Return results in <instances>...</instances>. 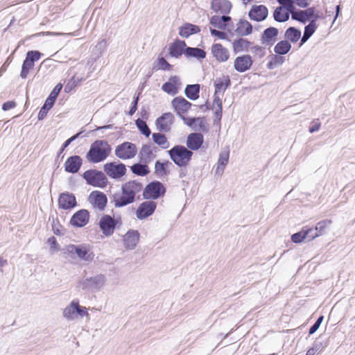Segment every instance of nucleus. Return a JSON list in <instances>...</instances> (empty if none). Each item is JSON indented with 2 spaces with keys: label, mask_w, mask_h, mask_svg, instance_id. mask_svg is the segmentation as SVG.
Returning <instances> with one entry per match:
<instances>
[{
  "label": "nucleus",
  "mask_w": 355,
  "mask_h": 355,
  "mask_svg": "<svg viewBox=\"0 0 355 355\" xmlns=\"http://www.w3.org/2000/svg\"><path fill=\"white\" fill-rule=\"evenodd\" d=\"M143 184L136 180L129 181L121 186V193L112 196V202L115 207H123L135 201L136 195L141 191Z\"/></svg>",
  "instance_id": "nucleus-1"
},
{
  "label": "nucleus",
  "mask_w": 355,
  "mask_h": 355,
  "mask_svg": "<svg viewBox=\"0 0 355 355\" xmlns=\"http://www.w3.org/2000/svg\"><path fill=\"white\" fill-rule=\"evenodd\" d=\"M110 150L111 148L107 141L96 140L92 144L86 158L91 163H98L108 157Z\"/></svg>",
  "instance_id": "nucleus-2"
},
{
  "label": "nucleus",
  "mask_w": 355,
  "mask_h": 355,
  "mask_svg": "<svg viewBox=\"0 0 355 355\" xmlns=\"http://www.w3.org/2000/svg\"><path fill=\"white\" fill-rule=\"evenodd\" d=\"M171 160L178 166H186L193 155V152L184 146L176 145L168 151Z\"/></svg>",
  "instance_id": "nucleus-3"
},
{
  "label": "nucleus",
  "mask_w": 355,
  "mask_h": 355,
  "mask_svg": "<svg viewBox=\"0 0 355 355\" xmlns=\"http://www.w3.org/2000/svg\"><path fill=\"white\" fill-rule=\"evenodd\" d=\"M67 251L69 253H75L80 260L85 262H92L94 258V252L87 244L69 245Z\"/></svg>",
  "instance_id": "nucleus-4"
},
{
  "label": "nucleus",
  "mask_w": 355,
  "mask_h": 355,
  "mask_svg": "<svg viewBox=\"0 0 355 355\" xmlns=\"http://www.w3.org/2000/svg\"><path fill=\"white\" fill-rule=\"evenodd\" d=\"M83 178L89 184L103 188L107 185V179L105 175L96 170H88L83 173Z\"/></svg>",
  "instance_id": "nucleus-5"
},
{
  "label": "nucleus",
  "mask_w": 355,
  "mask_h": 355,
  "mask_svg": "<svg viewBox=\"0 0 355 355\" xmlns=\"http://www.w3.org/2000/svg\"><path fill=\"white\" fill-rule=\"evenodd\" d=\"M166 189L164 185L158 182L155 181L148 184L144 190L143 196L144 199H157L164 196Z\"/></svg>",
  "instance_id": "nucleus-6"
},
{
  "label": "nucleus",
  "mask_w": 355,
  "mask_h": 355,
  "mask_svg": "<svg viewBox=\"0 0 355 355\" xmlns=\"http://www.w3.org/2000/svg\"><path fill=\"white\" fill-rule=\"evenodd\" d=\"M137 153V148L135 144L131 142H123L117 146L115 149V155L121 159L133 158Z\"/></svg>",
  "instance_id": "nucleus-7"
},
{
  "label": "nucleus",
  "mask_w": 355,
  "mask_h": 355,
  "mask_svg": "<svg viewBox=\"0 0 355 355\" xmlns=\"http://www.w3.org/2000/svg\"><path fill=\"white\" fill-rule=\"evenodd\" d=\"M105 173L110 178L120 179L126 173V167L122 163L110 162L104 165Z\"/></svg>",
  "instance_id": "nucleus-8"
},
{
  "label": "nucleus",
  "mask_w": 355,
  "mask_h": 355,
  "mask_svg": "<svg viewBox=\"0 0 355 355\" xmlns=\"http://www.w3.org/2000/svg\"><path fill=\"white\" fill-rule=\"evenodd\" d=\"M291 18L302 24H306V21H311L312 19H319L320 16L318 13H315L314 8H309L306 10H295V9L291 12Z\"/></svg>",
  "instance_id": "nucleus-9"
},
{
  "label": "nucleus",
  "mask_w": 355,
  "mask_h": 355,
  "mask_svg": "<svg viewBox=\"0 0 355 355\" xmlns=\"http://www.w3.org/2000/svg\"><path fill=\"white\" fill-rule=\"evenodd\" d=\"M106 277L103 275L89 277L80 282L83 289L100 290L105 284Z\"/></svg>",
  "instance_id": "nucleus-10"
},
{
  "label": "nucleus",
  "mask_w": 355,
  "mask_h": 355,
  "mask_svg": "<svg viewBox=\"0 0 355 355\" xmlns=\"http://www.w3.org/2000/svg\"><path fill=\"white\" fill-rule=\"evenodd\" d=\"M157 203L152 200H146L140 204L136 211V216L139 220H143L151 216L155 211Z\"/></svg>",
  "instance_id": "nucleus-11"
},
{
  "label": "nucleus",
  "mask_w": 355,
  "mask_h": 355,
  "mask_svg": "<svg viewBox=\"0 0 355 355\" xmlns=\"http://www.w3.org/2000/svg\"><path fill=\"white\" fill-rule=\"evenodd\" d=\"M88 200L94 208L100 211L104 210L107 202L106 195L98 191H92L89 196Z\"/></svg>",
  "instance_id": "nucleus-12"
},
{
  "label": "nucleus",
  "mask_w": 355,
  "mask_h": 355,
  "mask_svg": "<svg viewBox=\"0 0 355 355\" xmlns=\"http://www.w3.org/2000/svg\"><path fill=\"white\" fill-rule=\"evenodd\" d=\"M99 227L104 235L111 236L116 227V221L109 215H103L99 220Z\"/></svg>",
  "instance_id": "nucleus-13"
},
{
  "label": "nucleus",
  "mask_w": 355,
  "mask_h": 355,
  "mask_svg": "<svg viewBox=\"0 0 355 355\" xmlns=\"http://www.w3.org/2000/svg\"><path fill=\"white\" fill-rule=\"evenodd\" d=\"M173 121L174 116L171 113H164L157 119L155 121L157 129L159 131L167 132L171 130Z\"/></svg>",
  "instance_id": "nucleus-14"
},
{
  "label": "nucleus",
  "mask_w": 355,
  "mask_h": 355,
  "mask_svg": "<svg viewBox=\"0 0 355 355\" xmlns=\"http://www.w3.org/2000/svg\"><path fill=\"white\" fill-rule=\"evenodd\" d=\"M211 53L214 58L220 62H225L230 58L228 49L220 44H214L211 48Z\"/></svg>",
  "instance_id": "nucleus-15"
},
{
  "label": "nucleus",
  "mask_w": 355,
  "mask_h": 355,
  "mask_svg": "<svg viewBox=\"0 0 355 355\" xmlns=\"http://www.w3.org/2000/svg\"><path fill=\"white\" fill-rule=\"evenodd\" d=\"M89 214L86 209H81L76 212L71 218V225L77 227H82L89 222Z\"/></svg>",
  "instance_id": "nucleus-16"
},
{
  "label": "nucleus",
  "mask_w": 355,
  "mask_h": 355,
  "mask_svg": "<svg viewBox=\"0 0 355 355\" xmlns=\"http://www.w3.org/2000/svg\"><path fill=\"white\" fill-rule=\"evenodd\" d=\"M268 14V8L263 5H259L253 6L249 11L248 16L252 20L261 21L266 19Z\"/></svg>",
  "instance_id": "nucleus-17"
},
{
  "label": "nucleus",
  "mask_w": 355,
  "mask_h": 355,
  "mask_svg": "<svg viewBox=\"0 0 355 355\" xmlns=\"http://www.w3.org/2000/svg\"><path fill=\"white\" fill-rule=\"evenodd\" d=\"M171 104L178 116L183 115L191 106L190 102L181 96L175 98L172 101Z\"/></svg>",
  "instance_id": "nucleus-18"
},
{
  "label": "nucleus",
  "mask_w": 355,
  "mask_h": 355,
  "mask_svg": "<svg viewBox=\"0 0 355 355\" xmlns=\"http://www.w3.org/2000/svg\"><path fill=\"white\" fill-rule=\"evenodd\" d=\"M252 64V60L249 55H243L237 57L234 60V67L239 72H245L248 70Z\"/></svg>",
  "instance_id": "nucleus-19"
},
{
  "label": "nucleus",
  "mask_w": 355,
  "mask_h": 355,
  "mask_svg": "<svg viewBox=\"0 0 355 355\" xmlns=\"http://www.w3.org/2000/svg\"><path fill=\"white\" fill-rule=\"evenodd\" d=\"M279 31L274 27L266 28L261 35V44L266 46H271L276 42V37L278 35Z\"/></svg>",
  "instance_id": "nucleus-20"
},
{
  "label": "nucleus",
  "mask_w": 355,
  "mask_h": 355,
  "mask_svg": "<svg viewBox=\"0 0 355 355\" xmlns=\"http://www.w3.org/2000/svg\"><path fill=\"white\" fill-rule=\"evenodd\" d=\"M83 164L82 158L78 155L69 157L64 163V169L71 173H77Z\"/></svg>",
  "instance_id": "nucleus-21"
},
{
  "label": "nucleus",
  "mask_w": 355,
  "mask_h": 355,
  "mask_svg": "<svg viewBox=\"0 0 355 355\" xmlns=\"http://www.w3.org/2000/svg\"><path fill=\"white\" fill-rule=\"evenodd\" d=\"M203 141L204 139L202 134L199 132L191 133L187 139V146L190 150H197L201 147Z\"/></svg>",
  "instance_id": "nucleus-22"
},
{
  "label": "nucleus",
  "mask_w": 355,
  "mask_h": 355,
  "mask_svg": "<svg viewBox=\"0 0 355 355\" xmlns=\"http://www.w3.org/2000/svg\"><path fill=\"white\" fill-rule=\"evenodd\" d=\"M58 204L59 207L63 209H71L76 205V198L73 194L63 193L59 197Z\"/></svg>",
  "instance_id": "nucleus-23"
},
{
  "label": "nucleus",
  "mask_w": 355,
  "mask_h": 355,
  "mask_svg": "<svg viewBox=\"0 0 355 355\" xmlns=\"http://www.w3.org/2000/svg\"><path fill=\"white\" fill-rule=\"evenodd\" d=\"M180 85V83L179 78L176 76H174L171 77L168 81L162 85V89L166 93L173 96L178 93V87Z\"/></svg>",
  "instance_id": "nucleus-24"
},
{
  "label": "nucleus",
  "mask_w": 355,
  "mask_h": 355,
  "mask_svg": "<svg viewBox=\"0 0 355 355\" xmlns=\"http://www.w3.org/2000/svg\"><path fill=\"white\" fill-rule=\"evenodd\" d=\"M170 166H173V164L168 160L164 162L156 161L155 164V174L159 178L166 177L170 171Z\"/></svg>",
  "instance_id": "nucleus-25"
},
{
  "label": "nucleus",
  "mask_w": 355,
  "mask_h": 355,
  "mask_svg": "<svg viewBox=\"0 0 355 355\" xmlns=\"http://www.w3.org/2000/svg\"><path fill=\"white\" fill-rule=\"evenodd\" d=\"M230 150L228 148H224L219 155L218 165L215 173L218 176H221L224 172L225 168L228 163Z\"/></svg>",
  "instance_id": "nucleus-26"
},
{
  "label": "nucleus",
  "mask_w": 355,
  "mask_h": 355,
  "mask_svg": "<svg viewBox=\"0 0 355 355\" xmlns=\"http://www.w3.org/2000/svg\"><path fill=\"white\" fill-rule=\"evenodd\" d=\"M139 240V234L136 230L128 231L124 236V245L129 249H134Z\"/></svg>",
  "instance_id": "nucleus-27"
},
{
  "label": "nucleus",
  "mask_w": 355,
  "mask_h": 355,
  "mask_svg": "<svg viewBox=\"0 0 355 355\" xmlns=\"http://www.w3.org/2000/svg\"><path fill=\"white\" fill-rule=\"evenodd\" d=\"M154 149H156V148H153L150 145L143 146L139 152L141 162L145 164L152 162L156 157V155L153 153Z\"/></svg>",
  "instance_id": "nucleus-28"
},
{
  "label": "nucleus",
  "mask_w": 355,
  "mask_h": 355,
  "mask_svg": "<svg viewBox=\"0 0 355 355\" xmlns=\"http://www.w3.org/2000/svg\"><path fill=\"white\" fill-rule=\"evenodd\" d=\"M231 8L232 4L228 0H213L211 2V9L216 12L226 14Z\"/></svg>",
  "instance_id": "nucleus-29"
},
{
  "label": "nucleus",
  "mask_w": 355,
  "mask_h": 355,
  "mask_svg": "<svg viewBox=\"0 0 355 355\" xmlns=\"http://www.w3.org/2000/svg\"><path fill=\"white\" fill-rule=\"evenodd\" d=\"M235 31L238 35L246 36L252 33V26L247 20L240 19L236 24V28Z\"/></svg>",
  "instance_id": "nucleus-30"
},
{
  "label": "nucleus",
  "mask_w": 355,
  "mask_h": 355,
  "mask_svg": "<svg viewBox=\"0 0 355 355\" xmlns=\"http://www.w3.org/2000/svg\"><path fill=\"white\" fill-rule=\"evenodd\" d=\"M186 49V43L182 40H176L169 47L170 55L174 58H179Z\"/></svg>",
  "instance_id": "nucleus-31"
},
{
  "label": "nucleus",
  "mask_w": 355,
  "mask_h": 355,
  "mask_svg": "<svg viewBox=\"0 0 355 355\" xmlns=\"http://www.w3.org/2000/svg\"><path fill=\"white\" fill-rule=\"evenodd\" d=\"M200 31L199 26L191 24H185L180 28L179 35L182 37H189L190 35Z\"/></svg>",
  "instance_id": "nucleus-32"
},
{
  "label": "nucleus",
  "mask_w": 355,
  "mask_h": 355,
  "mask_svg": "<svg viewBox=\"0 0 355 355\" xmlns=\"http://www.w3.org/2000/svg\"><path fill=\"white\" fill-rule=\"evenodd\" d=\"M76 309V300H73L64 309L62 312L63 317L67 320L77 319Z\"/></svg>",
  "instance_id": "nucleus-33"
},
{
  "label": "nucleus",
  "mask_w": 355,
  "mask_h": 355,
  "mask_svg": "<svg viewBox=\"0 0 355 355\" xmlns=\"http://www.w3.org/2000/svg\"><path fill=\"white\" fill-rule=\"evenodd\" d=\"M200 85H188L185 88V95L189 99L195 101L199 98Z\"/></svg>",
  "instance_id": "nucleus-34"
},
{
  "label": "nucleus",
  "mask_w": 355,
  "mask_h": 355,
  "mask_svg": "<svg viewBox=\"0 0 355 355\" xmlns=\"http://www.w3.org/2000/svg\"><path fill=\"white\" fill-rule=\"evenodd\" d=\"M290 12L286 11L283 7H277L273 13V17L275 21L278 22H284L289 19Z\"/></svg>",
  "instance_id": "nucleus-35"
},
{
  "label": "nucleus",
  "mask_w": 355,
  "mask_h": 355,
  "mask_svg": "<svg viewBox=\"0 0 355 355\" xmlns=\"http://www.w3.org/2000/svg\"><path fill=\"white\" fill-rule=\"evenodd\" d=\"M153 141L163 149H167L170 146V143L166 137L161 133H153L152 135Z\"/></svg>",
  "instance_id": "nucleus-36"
},
{
  "label": "nucleus",
  "mask_w": 355,
  "mask_h": 355,
  "mask_svg": "<svg viewBox=\"0 0 355 355\" xmlns=\"http://www.w3.org/2000/svg\"><path fill=\"white\" fill-rule=\"evenodd\" d=\"M284 36L286 40L295 43L301 36V31L294 27H290L286 31Z\"/></svg>",
  "instance_id": "nucleus-37"
},
{
  "label": "nucleus",
  "mask_w": 355,
  "mask_h": 355,
  "mask_svg": "<svg viewBox=\"0 0 355 355\" xmlns=\"http://www.w3.org/2000/svg\"><path fill=\"white\" fill-rule=\"evenodd\" d=\"M184 53L188 57H194L198 59H202L206 57V52L199 48L187 47Z\"/></svg>",
  "instance_id": "nucleus-38"
},
{
  "label": "nucleus",
  "mask_w": 355,
  "mask_h": 355,
  "mask_svg": "<svg viewBox=\"0 0 355 355\" xmlns=\"http://www.w3.org/2000/svg\"><path fill=\"white\" fill-rule=\"evenodd\" d=\"M291 49V44L288 40H282L279 42L275 46L274 51L277 54H286Z\"/></svg>",
  "instance_id": "nucleus-39"
},
{
  "label": "nucleus",
  "mask_w": 355,
  "mask_h": 355,
  "mask_svg": "<svg viewBox=\"0 0 355 355\" xmlns=\"http://www.w3.org/2000/svg\"><path fill=\"white\" fill-rule=\"evenodd\" d=\"M215 92L214 96H218L217 94L221 91L224 92L230 85V79L228 76L225 78V81L222 79H217L215 82Z\"/></svg>",
  "instance_id": "nucleus-40"
},
{
  "label": "nucleus",
  "mask_w": 355,
  "mask_h": 355,
  "mask_svg": "<svg viewBox=\"0 0 355 355\" xmlns=\"http://www.w3.org/2000/svg\"><path fill=\"white\" fill-rule=\"evenodd\" d=\"M250 45V42L245 39L240 38L239 40H236L233 42V48L235 52H242L246 51L249 46Z\"/></svg>",
  "instance_id": "nucleus-41"
},
{
  "label": "nucleus",
  "mask_w": 355,
  "mask_h": 355,
  "mask_svg": "<svg viewBox=\"0 0 355 355\" xmlns=\"http://www.w3.org/2000/svg\"><path fill=\"white\" fill-rule=\"evenodd\" d=\"M131 171L133 173L144 176L149 173L148 166L147 164H135L131 166Z\"/></svg>",
  "instance_id": "nucleus-42"
},
{
  "label": "nucleus",
  "mask_w": 355,
  "mask_h": 355,
  "mask_svg": "<svg viewBox=\"0 0 355 355\" xmlns=\"http://www.w3.org/2000/svg\"><path fill=\"white\" fill-rule=\"evenodd\" d=\"M192 130L194 131H207V125L206 123V121L203 117H197L194 118L193 121Z\"/></svg>",
  "instance_id": "nucleus-43"
},
{
  "label": "nucleus",
  "mask_w": 355,
  "mask_h": 355,
  "mask_svg": "<svg viewBox=\"0 0 355 355\" xmlns=\"http://www.w3.org/2000/svg\"><path fill=\"white\" fill-rule=\"evenodd\" d=\"M331 224V220H323L316 224L315 230L318 232L319 236L325 233L327 228L329 227Z\"/></svg>",
  "instance_id": "nucleus-44"
},
{
  "label": "nucleus",
  "mask_w": 355,
  "mask_h": 355,
  "mask_svg": "<svg viewBox=\"0 0 355 355\" xmlns=\"http://www.w3.org/2000/svg\"><path fill=\"white\" fill-rule=\"evenodd\" d=\"M53 103L51 99H46L44 105L41 107L38 113V119L42 120L46 116L48 111L53 107Z\"/></svg>",
  "instance_id": "nucleus-45"
},
{
  "label": "nucleus",
  "mask_w": 355,
  "mask_h": 355,
  "mask_svg": "<svg viewBox=\"0 0 355 355\" xmlns=\"http://www.w3.org/2000/svg\"><path fill=\"white\" fill-rule=\"evenodd\" d=\"M213 105H214V108L215 109V112H214L215 116L218 119L220 120V119L222 117L223 107H222V100L220 98L219 96H214Z\"/></svg>",
  "instance_id": "nucleus-46"
},
{
  "label": "nucleus",
  "mask_w": 355,
  "mask_h": 355,
  "mask_svg": "<svg viewBox=\"0 0 355 355\" xmlns=\"http://www.w3.org/2000/svg\"><path fill=\"white\" fill-rule=\"evenodd\" d=\"M136 125L139 130V131L146 137H149L151 132L146 123L142 119H138L136 120Z\"/></svg>",
  "instance_id": "nucleus-47"
},
{
  "label": "nucleus",
  "mask_w": 355,
  "mask_h": 355,
  "mask_svg": "<svg viewBox=\"0 0 355 355\" xmlns=\"http://www.w3.org/2000/svg\"><path fill=\"white\" fill-rule=\"evenodd\" d=\"M33 66L34 64L31 62V60L26 58L21 67L20 76L22 78H26L28 74L29 70L32 69Z\"/></svg>",
  "instance_id": "nucleus-48"
},
{
  "label": "nucleus",
  "mask_w": 355,
  "mask_h": 355,
  "mask_svg": "<svg viewBox=\"0 0 355 355\" xmlns=\"http://www.w3.org/2000/svg\"><path fill=\"white\" fill-rule=\"evenodd\" d=\"M317 19H312L309 24L305 26L304 32L311 36L317 29L318 25L316 23Z\"/></svg>",
  "instance_id": "nucleus-49"
},
{
  "label": "nucleus",
  "mask_w": 355,
  "mask_h": 355,
  "mask_svg": "<svg viewBox=\"0 0 355 355\" xmlns=\"http://www.w3.org/2000/svg\"><path fill=\"white\" fill-rule=\"evenodd\" d=\"M277 2L283 6V8H284L286 11L289 12L291 14L295 9L293 0H277Z\"/></svg>",
  "instance_id": "nucleus-50"
},
{
  "label": "nucleus",
  "mask_w": 355,
  "mask_h": 355,
  "mask_svg": "<svg viewBox=\"0 0 355 355\" xmlns=\"http://www.w3.org/2000/svg\"><path fill=\"white\" fill-rule=\"evenodd\" d=\"M210 24L218 29L224 30L226 28L227 25H223L219 16H213L210 19Z\"/></svg>",
  "instance_id": "nucleus-51"
},
{
  "label": "nucleus",
  "mask_w": 355,
  "mask_h": 355,
  "mask_svg": "<svg viewBox=\"0 0 355 355\" xmlns=\"http://www.w3.org/2000/svg\"><path fill=\"white\" fill-rule=\"evenodd\" d=\"M76 313L77 318L78 316L83 318L84 316H89V313L87 311V309L85 306H81L79 304V301L78 300H76Z\"/></svg>",
  "instance_id": "nucleus-52"
},
{
  "label": "nucleus",
  "mask_w": 355,
  "mask_h": 355,
  "mask_svg": "<svg viewBox=\"0 0 355 355\" xmlns=\"http://www.w3.org/2000/svg\"><path fill=\"white\" fill-rule=\"evenodd\" d=\"M62 88V85L59 83L51 91L49 96L46 99H51L52 101V103H55L58 95L60 92L61 89Z\"/></svg>",
  "instance_id": "nucleus-53"
},
{
  "label": "nucleus",
  "mask_w": 355,
  "mask_h": 355,
  "mask_svg": "<svg viewBox=\"0 0 355 355\" xmlns=\"http://www.w3.org/2000/svg\"><path fill=\"white\" fill-rule=\"evenodd\" d=\"M303 231H304L306 239L308 241H311L319 236L318 232L315 230V228L303 229Z\"/></svg>",
  "instance_id": "nucleus-54"
},
{
  "label": "nucleus",
  "mask_w": 355,
  "mask_h": 355,
  "mask_svg": "<svg viewBox=\"0 0 355 355\" xmlns=\"http://www.w3.org/2000/svg\"><path fill=\"white\" fill-rule=\"evenodd\" d=\"M48 243L50 245V250L51 253H54L60 250V245L54 236L50 237L48 239Z\"/></svg>",
  "instance_id": "nucleus-55"
},
{
  "label": "nucleus",
  "mask_w": 355,
  "mask_h": 355,
  "mask_svg": "<svg viewBox=\"0 0 355 355\" xmlns=\"http://www.w3.org/2000/svg\"><path fill=\"white\" fill-rule=\"evenodd\" d=\"M41 53L37 51H30L26 54V59L31 60L34 64L35 61L40 60Z\"/></svg>",
  "instance_id": "nucleus-56"
},
{
  "label": "nucleus",
  "mask_w": 355,
  "mask_h": 355,
  "mask_svg": "<svg viewBox=\"0 0 355 355\" xmlns=\"http://www.w3.org/2000/svg\"><path fill=\"white\" fill-rule=\"evenodd\" d=\"M306 239L304 231L303 230L297 233H295L292 235L291 240L293 242L297 243H300Z\"/></svg>",
  "instance_id": "nucleus-57"
},
{
  "label": "nucleus",
  "mask_w": 355,
  "mask_h": 355,
  "mask_svg": "<svg viewBox=\"0 0 355 355\" xmlns=\"http://www.w3.org/2000/svg\"><path fill=\"white\" fill-rule=\"evenodd\" d=\"M159 68L163 70H170L171 65L164 58H159L158 59Z\"/></svg>",
  "instance_id": "nucleus-58"
},
{
  "label": "nucleus",
  "mask_w": 355,
  "mask_h": 355,
  "mask_svg": "<svg viewBox=\"0 0 355 355\" xmlns=\"http://www.w3.org/2000/svg\"><path fill=\"white\" fill-rule=\"evenodd\" d=\"M80 135V132L79 133H77L76 135L72 136L71 137H70L69 139H68L67 140H66L64 141V143L62 144V148L60 149V153H62L64 151V150L75 139H76L79 135Z\"/></svg>",
  "instance_id": "nucleus-59"
},
{
  "label": "nucleus",
  "mask_w": 355,
  "mask_h": 355,
  "mask_svg": "<svg viewBox=\"0 0 355 355\" xmlns=\"http://www.w3.org/2000/svg\"><path fill=\"white\" fill-rule=\"evenodd\" d=\"M210 33L212 35L216 36L221 40L225 39L227 36L225 32L220 31L216 29L210 28Z\"/></svg>",
  "instance_id": "nucleus-60"
},
{
  "label": "nucleus",
  "mask_w": 355,
  "mask_h": 355,
  "mask_svg": "<svg viewBox=\"0 0 355 355\" xmlns=\"http://www.w3.org/2000/svg\"><path fill=\"white\" fill-rule=\"evenodd\" d=\"M16 106V103L15 101H7L4 103L2 105V110L4 111H8L14 108Z\"/></svg>",
  "instance_id": "nucleus-61"
},
{
  "label": "nucleus",
  "mask_w": 355,
  "mask_h": 355,
  "mask_svg": "<svg viewBox=\"0 0 355 355\" xmlns=\"http://www.w3.org/2000/svg\"><path fill=\"white\" fill-rule=\"evenodd\" d=\"M313 125L311 127L309 128V132L311 133H313L318 130H319L320 128V122L318 121V120H316V121H313Z\"/></svg>",
  "instance_id": "nucleus-62"
},
{
  "label": "nucleus",
  "mask_w": 355,
  "mask_h": 355,
  "mask_svg": "<svg viewBox=\"0 0 355 355\" xmlns=\"http://www.w3.org/2000/svg\"><path fill=\"white\" fill-rule=\"evenodd\" d=\"M310 0H293V3H295L300 8H306L309 5Z\"/></svg>",
  "instance_id": "nucleus-63"
},
{
  "label": "nucleus",
  "mask_w": 355,
  "mask_h": 355,
  "mask_svg": "<svg viewBox=\"0 0 355 355\" xmlns=\"http://www.w3.org/2000/svg\"><path fill=\"white\" fill-rule=\"evenodd\" d=\"M138 101H139V96H137L134 101L132 102V105L129 111V114L130 116L133 115L136 110H137V103H138Z\"/></svg>",
  "instance_id": "nucleus-64"
}]
</instances>
